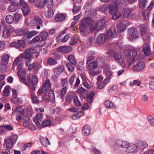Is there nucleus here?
<instances>
[{
  "label": "nucleus",
  "instance_id": "nucleus-1",
  "mask_svg": "<svg viewBox=\"0 0 154 154\" xmlns=\"http://www.w3.org/2000/svg\"><path fill=\"white\" fill-rule=\"evenodd\" d=\"M91 19L89 17L84 18L80 21L79 29L80 33L84 36H86L88 33V26L92 22Z\"/></svg>",
  "mask_w": 154,
  "mask_h": 154
},
{
  "label": "nucleus",
  "instance_id": "nucleus-2",
  "mask_svg": "<svg viewBox=\"0 0 154 154\" xmlns=\"http://www.w3.org/2000/svg\"><path fill=\"white\" fill-rule=\"evenodd\" d=\"M24 77L23 79H21L22 82L24 84L27 85L30 88V91H34L35 90V87L34 85H36L38 82V80L37 77L35 75L32 76V79L28 75L27 78Z\"/></svg>",
  "mask_w": 154,
  "mask_h": 154
},
{
  "label": "nucleus",
  "instance_id": "nucleus-3",
  "mask_svg": "<svg viewBox=\"0 0 154 154\" xmlns=\"http://www.w3.org/2000/svg\"><path fill=\"white\" fill-rule=\"evenodd\" d=\"M36 52L37 50L34 49H27L23 53L20 54V57L22 58L26 59L25 61L26 65H28L32 60L31 58L34 57L32 54L36 53Z\"/></svg>",
  "mask_w": 154,
  "mask_h": 154
},
{
  "label": "nucleus",
  "instance_id": "nucleus-4",
  "mask_svg": "<svg viewBox=\"0 0 154 154\" xmlns=\"http://www.w3.org/2000/svg\"><path fill=\"white\" fill-rule=\"evenodd\" d=\"M121 0H115L116 3H112L109 6V13L111 14H114L118 11V4H119Z\"/></svg>",
  "mask_w": 154,
  "mask_h": 154
},
{
  "label": "nucleus",
  "instance_id": "nucleus-5",
  "mask_svg": "<svg viewBox=\"0 0 154 154\" xmlns=\"http://www.w3.org/2000/svg\"><path fill=\"white\" fill-rule=\"evenodd\" d=\"M129 25V22L126 20H122L120 21L117 25L118 32L121 33L126 29L127 27Z\"/></svg>",
  "mask_w": 154,
  "mask_h": 154
},
{
  "label": "nucleus",
  "instance_id": "nucleus-6",
  "mask_svg": "<svg viewBox=\"0 0 154 154\" xmlns=\"http://www.w3.org/2000/svg\"><path fill=\"white\" fill-rule=\"evenodd\" d=\"M20 4L22 7L21 9L24 15H27L30 10L27 3L24 0H20Z\"/></svg>",
  "mask_w": 154,
  "mask_h": 154
},
{
  "label": "nucleus",
  "instance_id": "nucleus-7",
  "mask_svg": "<svg viewBox=\"0 0 154 154\" xmlns=\"http://www.w3.org/2000/svg\"><path fill=\"white\" fill-rule=\"evenodd\" d=\"M48 32L45 31L41 32L40 33V36L42 41H45L44 43L43 44L45 45L46 47H48L51 45V42L46 40V38L48 35Z\"/></svg>",
  "mask_w": 154,
  "mask_h": 154
},
{
  "label": "nucleus",
  "instance_id": "nucleus-8",
  "mask_svg": "<svg viewBox=\"0 0 154 154\" xmlns=\"http://www.w3.org/2000/svg\"><path fill=\"white\" fill-rule=\"evenodd\" d=\"M145 68L144 63L142 61L137 62L133 68L134 72H138L143 70Z\"/></svg>",
  "mask_w": 154,
  "mask_h": 154
},
{
  "label": "nucleus",
  "instance_id": "nucleus-9",
  "mask_svg": "<svg viewBox=\"0 0 154 154\" xmlns=\"http://www.w3.org/2000/svg\"><path fill=\"white\" fill-rule=\"evenodd\" d=\"M129 143L127 141L117 140L115 145L116 147L126 148L128 147Z\"/></svg>",
  "mask_w": 154,
  "mask_h": 154
},
{
  "label": "nucleus",
  "instance_id": "nucleus-10",
  "mask_svg": "<svg viewBox=\"0 0 154 154\" xmlns=\"http://www.w3.org/2000/svg\"><path fill=\"white\" fill-rule=\"evenodd\" d=\"M128 31L130 36L131 38H136L138 37V32L136 29L131 27L129 28Z\"/></svg>",
  "mask_w": 154,
  "mask_h": 154
},
{
  "label": "nucleus",
  "instance_id": "nucleus-11",
  "mask_svg": "<svg viewBox=\"0 0 154 154\" xmlns=\"http://www.w3.org/2000/svg\"><path fill=\"white\" fill-rule=\"evenodd\" d=\"M17 42H14L12 44V46L15 47L17 48H24L26 46V43L23 40H18Z\"/></svg>",
  "mask_w": 154,
  "mask_h": 154
},
{
  "label": "nucleus",
  "instance_id": "nucleus-12",
  "mask_svg": "<svg viewBox=\"0 0 154 154\" xmlns=\"http://www.w3.org/2000/svg\"><path fill=\"white\" fill-rule=\"evenodd\" d=\"M116 35V32L115 30L113 32L111 29H109L106 35V39L107 38L109 40H111Z\"/></svg>",
  "mask_w": 154,
  "mask_h": 154
},
{
  "label": "nucleus",
  "instance_id": "nucleus-13",
  "mask_svg": "<svg viewBox=\"0 0 154 154\" xmlns=\"http://www.w3.org/2000/svg\"><path fill=\"white\" fill-rule=\"evenodd\" d=\"M106 39V35L104 34H100L98 36L97 42L100 45L103 44Z\"/></svg>",
  "mask_w": 154,
  "mask_h": 154
},
{
  "label": "nucleus",
  "instance_id": "nucleus-14",
  "mask_svg": "<svg viewBox=\"0 0 154 154\" xmlns=\"http://www.w3.org/2000/svg\"><path fill=\"white\" fill-rule=\"evenodd\" d=\"M72 50L71 48L69 46H61L57 48V51L62 53H68Z\"/></svg>",
  "mask_w": 154,
  "mask_h": 154
},
{
  "label": "nucleus",
  "instance_id": "nucleus-15",
  "mask_svg": "<svg viewBox=\"0 0 154 154\" xmlns=\"http://www.w3.org/2000/svg\"><path fill=\"white\" fill-rule=\"evenodd\" d=\"M137 148L138 147L141 149H143L148 146L147 144L145 142L142 141H138L136 143Z\"/></svg>",
  "mask_w": 154,
  "mask_h": 154
},
{
  "label": "nucleus",
  "instance_id": "nucleus-16",
  "mask_svg": "<svg viewBox=\"0 0 154 154\" xmlns=\"http://www.w3.org/2000/svg\"><path fill=\"white\" fill-rule=\"evenodd\" d=\"M150 49L149 44L146 43L144 44L143 46V48L142 52L146 56L149 55L150 54Z\"/></svg>",
  "mask_w": 154,
  "mask_h": 154
},
{
  "label": "nucleus",
  "instance_id": "nucleus-17",
  "mask_svg": "<svg viewBox=\"0 0 154 154\" xmlns=\"http://www.w3.org/2000/svg\"><path fill=\"white\" fill-rule=\"evenodd\" d=\"M26 66H28V69L29 70H31L32 69H34V70L37 71L39 67V64L38 62H35L33 63L30 64V63L28 65H26Z\"/></svg>",
  "mask_w": 154,
  "mask_h": 154
},
{
  "label": "nucleus",
  "instance_id": "nucleus-18",
  "mask_svg": "<svg viewBox=\"0 0 154 154\" xmlns=\"http://www.w3.org/2000/svg\"><path fill=\"white\" fill-rule=\"evenodd\" d=\"M51 85L50 81L47 80L43 83L42 88H43L44 91L47 93L49 89L51 88Z\"/></svg>",
  "mask_w": 154,
  "mask_h": 154
},
{
  "label": "nucleus",
  "instance_id": "nucleus-19",
  "mask_svg": "<svg viewBox=\"0 0 154 154\" xmlns=\"http://www.w3.org/2000/svg\"><path fill=\"white\" fill-rule=\"evenodd\" d=\"M23 63L20 57H19L15 60L13 65L14 66L17 65L18 68H21L23 66Z\"/></svg>",
  "mask_w": 154,
  "mask_h": 154
},
{
  "label": "nucleus",
  "instance_id": "nucleus-20",
  "mask_svg": "<svg viewBox=\"0 0 154 154\" xmlns=\"http://www.w3.org/2000/svg\"><path fill=\"white\" fill-rule=\"evenodd\" d=\"M105 23V21L104 20H101L98 21L96 24L97 26V31L102 29L104 27Z\"/></svg>",
  "mask_w": 154,
  "mask_h": 154
},
{
  "label": "nucleus",
  "instance_id": "nucleus-21",
  "mask_svg": "<svg viewBox=\"0 0 154 154\" xmlns=\"http://www.w3.org/2000/svg\"><path fill=\"white\" fill-rule=\"evenodd\" d=\"M34 25H42V24L43 21L41 18L38 16H35L34 17L33 21Z\"/></svg>",
  "mask_w": 154,
  "mask_h": 154
},
{
  "label": "nucleus",
  "instance_id": "nucleus-22",
  "mask_svg": "<svg viewBox=\"0 0 154 154\" xmlns=\"http://www.w3.org/2000/svg\"><path fill=\"white\" fill-rule=\"evenodd\" d=\"M63 69L64 68L62 66H60L56 68L54 72V74L56 78L58 77L63 72Z\"/></svg>",
  "mask_w": 154,
  "mask_h": 154
},
{
  "label": "nucleus",
  "instance_id": "nucleus-23",
  "mask_svg": "<svg viewBox=\"0 0 154 154\" xmlns=\"http://www.w3.org/2000/svg\"><path fill=\"white\" fill-rule=\"evenodd\" d=\"M6 144V148L8 150L11 149L13 147V145L14 143L9 137L7 138L5 141Z\"/></svg>",
  "mask_w": 154,
  "mask_h": 154
},
{
  "label": "nucleus",
  "instance_id": "nucleus-24",
  "mask_svg": "<svg viewBox=\"0 0 154 154\" xmlns=\"http://www.w3.org/2000/svg\"><path fill=\"white\" fill-rule=\"evenodd\" d=\"M28 32V30L27 29L21 28L18 29L17 32V34L19 35H25L26 37Z\"/></svg>",
  "mask_w": 154,
  "mask_h": 154
},
{
  "label": "nucleus",
  "instance_id": "nucleus-25",
  "mask_svg": "<svg viewBox=\"0 0 154 154\" xmlns=\"http://www.w3.org/2000/svg\"><path fill=\"white\" fill-rule=\"evenodd\" d=\"M45 0H37L35 5L39 8H42L45 6Z\"/></svg>",
  "mask_w": 154,
  "mask_h": 154
},
{
  "label": "nucleus",
  "instance_id": "nucleus-26",
  "mask_svg": "<svg viewBox=\"0 0 154 154\" xmlns=\"http://www.w3.org/2000/svg\"><path fill=\"white\" fill-rule=\"evenodd\" d=\"M104 72L107 77H111V76L113 74L112 72L111 71V69L108 66L105 67L104 69Z\"/></svg>",
  "mask_w": 154,
  "mask_h": 154
},
{
  "label": "nucleus",
  "instance_id": "nucleus-27",
  "mask_svg": "<svg viewBox=\"0 0 154 154\" xmlns=\"http://www.w3.org/2000/svg\"><path fill=\"white\" fill-rule=\"evenodd\" d=\"M17 74L21 79H23L26 76V70L23 69H20L17 72Z\"/></svg>",
  "mask_w": 154,
  "mask_h": 154
},
{
  "label": "nucleus",
  "instance_id": "nucleus-28",
  "mask_svg": "<svg viewBox=\"0 0 154 154\" xmlns=\"http://www.w3.org/2000/svg\"><path fill=\"white\" fill-rule=\"evenodd\" d=\"M126 152L128 153H131L136 150L137 149L136 146L135 144H133L127 147Z\"/></svg>",
  "mask_w": 154,
  "mask_h": 154
},
{
  "label": "nucleus",
  "instance_id": "nucleus-29",
  "mask_svg": "<svg viewBox=\"0 0 154 154\" xmlns=\"http://www.w3.org/2000/svg\"><path fill=\"white\" fill-rule=\"evenodd\" d=\"M41 142L44 147H47L48 145H50L49 142L47 138L42 137L40 138Z\"/></svg>",
  "mask_w": 154,
  "mask_h": 154
},
{
  "label": "nucleus",
  "instance_id": "nucleus-30",
  "mask_svg": "<svg viewBox=\"0 0 154 154\" xmlns=\"http://www.w3.org/2000/svg\"><path fill=\"white\" fill-rule=\"evenodd\" d=\"M90 132V130L88 126L85 125L82 128V133L85 136L88 135Z\"/></svg>",
  "mask_w": 154,
  "mask_h": 154
},
{
  "label": "nucleus",
  "instance_id": "nucleus-31",
  "mask_svg": "<svg viewBox=\"0 0 154 154\" xmlns=\"http://www.w3.org/2000/svg\"><path fill=\"white\" fill-rule=\"evenodd\" d=\"M95 54V52L93 51H89L88 54L87 63L91 61L94 58V55Z\"/></svg>",
  "mask_w": 154,
  "mask_h": 154
},
{
  "label": "nucleus",
  "instance_id": "nucleus-32",
  "mask_svg": "<svg viewBox=\"0 0 154 154\" xmlns=\"http://www.w3.org/2000/svg\"><path fill=\"white\" fill-rule=\"evenodd\" d=\"M48 95L50 101L51 103H53L55 99L54 94L53 91L50 90L49 92Z\"/></svg>",
  "mask_w": 154,
  "mask_h": 154
},
{
  "label": "nucleus",
  "instance_id": "nucleus-33",
  "mask_svg": "<svg viewBox=\"0 0 154 154\" xmlns=\"http://www.w3.org/2000/svg\"><path fill=\"white\" fill-rule=\"evenodd\" d=\"M87 91L86 89L83 88L82 87L79 88L77 90L78 93L80 94L83 98H85L86 95H84V94Z\"/></svg>",
  "mask_w": 154,
  "mask_h": 154
},
{
  "label": "nucleus",
  "instance_id": "nucleus-34",
  "mask_svg": "<svg viewBox=\"0 0 154 154\" xmlns=\"http://www.w3.org/2000/svg\"><path fill=\"white\" fill-rule=\"evenodd\" d=\"M97 63L95 61H93L89 64L88 68L90 70H92L97 68Z\"/></svg>",
  "mask_w": 154,
  "mask_h": 154
},
{
  "label": "nucleus",
  "instance_id": "nucleus-35",
  "mask_svg": "<svg viewBox=\"0 0 154 154\" xmlns=\"http://www.w3.org/2000/svg\"><path fill=\"white\" fill-rule=\"evenodd\" d=\"M65 18V17L64 15L59 14L56 16L55 20L57 22H60L63 20Z\"/></svg>",
  "mask_w": 154,
  "mask_h": 154
},
{
  "label": "nucleus",
  "instance_id": "nucleus-36",
  "mask_svg": "<svg viewBox=\"0 0 154 154\" xmlns=\"http://www.w3.org/2000/svg\"><path fill=\"white\" fill-rule=\"evenodd\" d=\"M131 11L128 8L125 9L124 11V14L122 17L124 18H129L130 15Z\"/></svg>",
  "mask_w": 154,
  "mask_h": 154
},
{
  "label": "nucleus",
  "instance_id": "nucleus-37",
  "mask_svg": "<svg viewBox=\"0 0 154 154\" xmlns=\"http://www.w3.org/2000/svg\"><path fill=\"white\" fill-rule=\"evenodd\" d=\"M68 60L73 65H76V61L75 59L74 56L72 54H70L69 55Z\"/></svg>",
  "mask_w": 154,
  "mask_h": 154
},
{
  "label": "nucleus",
  "instance_id": "nucleus-38",
  "mask_svg": "<svg viewBox=\"0 0 154 154\" xmlns=\"http://www.w3.org/2000/svg\"><path fill=\"white\" fill-rule=\"evenodd\" d=\"M97 65L100 67H103L105 63L104 59L102 57H99L97 59Z\"/></svg>",
  "mask_w": 154,
  "mask_h": 154
},
{
  "label": "nucleus",
  "instance_id": "nucleus-39",
  "mask_svg": "<svg viewBox=\"0 0 154 154\" xmlns=\"http://www.w3.org/2000/svg\"><path fill=\"white\" fill-rule=\"evenodd\" d=\"M31 98L33 103L38 104L39 102V100L37 97L33 93L31 94Z\"/></svg>",
  "mask_w": 154,
  "mask_h": 154
},
{
  "label": "nucleus",
  "instance_id": "nucleus-40",
  "mask_svg": "<svg viewBox=\"0 0 154 154\" xmlns=\"http://www.w3.org/2000/svg\"><path fill=\"white\" fill-rule=\"evenodd\" d=\"M6 20L8 23H12L14 20V17L11 15H8L6 17Z\"/></svg>",
  "mask_w": 154,
  "mask_h": 154
},
{
  "label": "nucleus",
  "instance_id": "nucleus-41",
  "mask_svg": "<svg viewBox=\"0 0 154 154\" xmlns=\"http://www.w3.org/2000/svg\"><path fill=\"white\" fill-rule=\"evenodd\" d=\"M45 4L46 6L49 8H51L53 7V0H45Z\"/></svg>",
  "mask_w": 154,
  "mask_h": 154
},
{
  "label": "nucleus",
  "instance_id": "nucleus-42",
  "mask_svg": "<svg viewBox=\"0 0 154 154\" xmlns=\"http://www.w3.org/2000/svg\"><path fill=\"white\" fill-rule=\"evenodd\" d=\"M129 54L130 58H132L133 60H135V57L137 56V52L135 49H133L130 51Z\"/></svg>",
  "mask_w": 154,
  "mask_h": 154
},
{
  "label": "nucleus",
  "instance_id": "nucleus-43",
  "mask_svg": "<svg viewBox=\"0 0 154 154\" xmlns=\"http://www.w3.org/2000/svg\"><path fill=\"white\" fill-rule=\"evenodd\" d=\"M112 55L115 60L119 61L121 60V56L119 53L114 52Z\"/></svg>",
  "mask_w": 154,
  "mask_h": 154
},
{
  "label": "nucleus",
  "instance_id": "nucleus-44",
  "mask_svg": "<svg viewBox=\"0 0 154 154\" xmlns=\"http://www.w3.org/2000/svg\"><path fill=\"white\" fill-rule=\"evenodd\" d=\"M78 41V38L76 36H73L69 42L70 45H75Z\"/></svg>",
  "mask_w": 154,
  "mask_h": 154
},
{
  "label": "nucleus",
  "instance_id": "nucleus-45",
  "mask_svg": "<svg viewBox=\"0 0 154 154\" xmlns=\"http://www.w3.org/2000/svg\"><path fill=\"white\" fill-rule=\"evenodd\" d=\"M10 88L8 86H6L3 91V94L4 96L7 97L10 94Z\"/></svg>",
  "mask_w": 154,
  "mask_h": 154
},
{
  "label": "nucleus",
  "instance_id": "nucleus-46",
  "mask_svg": "<svg viewBox=\"0 0 154 154\" xmlns=\"http://www.w3.org/2000/svg\"><path fill=\"white\" fill-rule=\"evenodd\" d=\"M93 43V38L92 37H90L88 38L86 41V44L88 47L91 46Z\"/></svg>",
  "mask_w": 154,
  "mask_h": 154
},
{
  "label": "nucleus",
  "instance_id": "nucleus-47",
  "mask_svg": "<svg viewBox=\"0 0 154 154\" xmlns=\"http://www.w3.org/2000/svg\"><path fill=\"white\" fill-rule=\"evenodd\" d=\"M37 34V33L36 31H32L29 32H28L26 35V37L27 38H30Z\"/></svg>",
  "mask_w": 154,
  "mask_h": 154
},
{
  "label": "nucleus",
  "instance_id": "nucleus-48",
  "mask_svg": "<svg viewBox=\"0 0 154 154\" xmlns=\"http://www.w3.org/2000/svg\"><path fill=\"white\" fill-rule=\"evenodd\" d=\"M83 114L82 111H80L75 113L72 116V118L74 120H76L79 119V117L82 116Z\"/></svg>",
  "mask_w": 154,
  "mask_h": 154
},
{
  "label": "nucleus",
  "instance_id": "nucleus-49",
  "mask_svg": "<svg viewBox=\"0 0 154 154\" xmlns=\"http://www.w3.org/2000/svg\"><path fill=\"white\" fill-rule=\"evenodd\" d=\"M139 30L140 33L142 35H144L146 33V28L144 25H142L140 26Z\"/></svg>",
  "mask_w": 154,
  "mask_h": 154
},
{
  "label": "nucleus",
  "instance_id": "nucleus-50",
  "mask_svg": "<svg viewBox=\"0 0 154 154\" xmlns=\"http://www.w3.org/2000/svg\"><path fill=\"white\" fill-rule=\"evenodd\" d=\"M138 1L140 8L142 9L144 8L145 7V4L147 2V0H138Z\"/></svg>",
  "mask_w": 154,
  "mask_h": 154
},
{
  "label": "nucleus",
  "instance_id": "nucleus-51",
  "mask_svg": "<svg viewBox=\"0 0 154 154\" xmlns=\"http://www.w3.org/2000/svg\"><path fill=\"white\" fill-rule=\"evenodd\" d=\"M7 66L6 64L3 63L0 64V72H4L7 70Z\"/></svg>",
  "mask_w": 154,
  "mask_h": 154
},
{
  "label": "nucleus",
  "instance_id": "nucleus-52",
  "mask_svg": "<svg viewBox=\"0 0 154 154\" xmlns=\"http://www.w3.org/2000/svg\"><path fill=\"white\" fill-rule=\"evenodd\" d=\"M14 6V5H10L9 6L8 8V11L11 12L15 11L17 10V6Z\"/></svg>",
  "mask_w": 154,
  "mask_h": 154
},
{
  "label": "nucleus",
  "instance_id": "nucleus-53",
  "mask_svg": "<svg viewBox=\"0 0 154 154\" xmlns=\"http://www.w3.org/2000/svg\"><path fill=\"white\" fill-rule=\"evenodd\" d=\"M57 63L56 61L52 58H49L47 61V63L50 65H54Z\"/></svg>",
  "mask_w": 154,
  "mask_h": 154
},
{
  "label": "nucleus",
  "instance_id": "nucleus-54",
  "mask_svg": "<svg viewBox=\"0 0 154 154\" xmlns=\"http://www.w3.org/2000/svg\"><path fill=\"white\" fill-rule=\"evenodd\" d=\"M67 91V87H65L62 89L60 91V96L62 98H63L66 95Z\"/></svg>",
  "mask_w": 154,
  "mask_h": 154
},
{
  "label": "nucleus",
  "instance_id": "nucleus-55",
  "mask_svg": "<svg viewBox=\"0 0 154 154\" xmlns=\"http://www.w3.org/2000/svg\"><path fill=\"white\" fill-rule=\"evenodd\" d=\"M73 99L74 103L76 106H81L82 105L81 104L77 96H74L73 97Z\"/></svg>",
  "mask_w": 154,
  "mask_h": 154
},
{
  "label": "nucleus",
  "instance_id": "nucleus-56",
  "mask_svg": "<svg viewBox=\"0 0 154 154\" xmlns=\"http://www.w3.org/2000/svg\"><path fill=\"white\" fill-rule=\"evenodd\" d=\"M71 63H67L66 66L68 70L70 72H72L74 70V68Z\"/></svg>",
  "mask_w": 154,
  "mask_h": 154
},
{
  "label": "nucleus",
  "instance_id": "nucleus-57",
  "mask_svg": "<svg viewBox=\"0 0 154 154\" xmlns=\"http://www.w3.org/2000/svg\"><path fill=\"white\" fill-rule=\"evenodd\" d=\"M1 129L2 130L6 129L8 130L11 131L13 130L12 126L10 125H4L1 126Z\"/></svg>",
  "mask_w": 154,
  "mask_h": 154
},
{
  "label": "nucleus",
  "instance_id": "nucleus-58",
  "mask_svg": "<svg viewBox=\"0 0 154 154\" xmlns=\"http://www.w3.org/2000/svg\"><path fill=\"white\" fill-rule=\"evenodd\" d=\"M54 15V11L51 10H49L45 13V16L48 18L52 17Z\"/></svg>",
  "mask_w": 154,
  "mask_h": 154
},
{
  "label": "nucleus",
  "instance_id": "nucleus-59",
  "mask_svg": "<svg viewBox=\"0 0 154 154\" xmlns=\"http://www.w3.org/2000/svg\"><path fill=\"white\" fill-rule=\"evenodd\" d=\"M61 82L62 85L63 87H67V86H68V80L66 79H61Z\"/></svg>",
  "mask_w": 154,
  "mask_h": 154
},
{
  "label": "nucleus",
  "instance_id": "nucleus-60",
  "mask_svg": "<svg viewBox=\"0 0 154 154\" xmlns=\"http://www.w3.org/2000/svg\"><path fill=\"white\" fill-rule=\"evenodd\" d=\"M14 16L15 17L14 22L16 23H17L20 19L21 15L18 13H16L14 14Z\"/></svg>",
  "mask_w": 154,
  "mask_h": 154
},
{
  "label": "nucleus",
  "instance_id": "nucleus-61",
  "mask_svg": "<svg viewBox=\"0 0 154 154\" xmlns=\"http://www.w3.org/2000/svg\"><path fill=\"white\" fill-rule=\"evenodd\" d=\"M147 118L149 122L151 125L154 127V119L150 115L148 116Z\"/></svg>",
  "mask_w": 154,
  "mask_h": 154
},
{
  "label": "nucleus",
  "instance_id": "nucleus-62",
  "mask_svg": "<svg viewBox=\"0 0 154 154\" xmlns=\"http://www.w3.org/2000/svg\"><path fill=\"white\" fill-rule=\"evenodd\" d=\"M51 122L50 120H47L42 122V124L44 127L48 126L50 125Z\"/></svg>",
  "mask_w": 154,
  "mask_h": 154
},
{
  "label": "nucleus",
  "instance_id": "nucleus-63",
  "mask_svg": "<svg viewBox=\"0 0 154 154\" xmlns=\"http://www.w3.org/2000/svg\"><path fill=\"white\" fill-rule=\"evenodd\" d=\"M113 15L112 17V18L113 20H115L121 17L122 15V14L117 12L116 13Z\"/></svg>",
  "mask_w": 154,
  "mask_h": 154
},
{
  "label": "nucleus",
  "instance_id": "nucleus-64",
  "mask_svg": "<svg viewBox=\"0 0 154 154\" xmlns=\"http://www.w3.org/2000/svg\"><path fill=\"white\" fill-rule=\"evenodd\" d=\"M105 105L108 108L112 107L113 105L112 103L109 100L106 101L105 102Z\"/></svg>",
  "mask_w": 154,
  "mask_h": 154
}]
</instances>
